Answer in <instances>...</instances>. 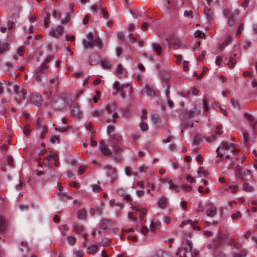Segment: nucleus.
Returning <instances> with one entry per match:
<instances>
[{
  "instance_id": "obj_1",
  "label": "nucleus",
  "mask_w": 257,
  "mask_h": 257,
  "mask_svg": "<svg viewBox=\"0 0 257 257\" xmlns=\"http://www.w3.org/2000/svg\"><path fill=\"white\" fill-rule=\"evenodd\" d=\"M86 36L87 39H84L82 41L83 47L85 49L92 48L93 46H97L99 49L102 47L103 45L101 40L99 38L94 39L93 34L92 32L89 33Z\"/></svg>"
},
{
  "instance_id": "obj_2",
  "label": "nucleus",
  "mask_w": 257,
  "mask_h": 257,
  "mask_svg": "<svg viewBox=\"0 0 257 257\" xmlns=\"http://www.w3.org/2000/svg\"><path fill=\"white\" fill-rule=\"evenodd\" d=\"M228 234L227 231L222 232L220 230H218L217 236L212 240V245L214 249H217L225 244Z\"/></svg>"
},
{
  "instance_id": "obj_3",
  "label": "nucleus",
  "mask_w": 257,
  "mask_h": 257,
  "mask_svg": "<svg viewBox=\"0 0 257 257\" xmlns=\"http://www.w3.org/2000/svg\"><path fill=\"white\" fill-rule=\"evenodd\" d=\"M104 109L108 114H112V119L107 118L106 121L107 123H110L111 121L114 123L116 122V119L118 118L119 116L117 112L115 111L116 106L115 104L113 103H111L105 105Z\"/></svg>"
},
{
  "instance_id": "obj_4",
  "label": "nucleus",
  "mask_w": 257,
  "mask_h": 257,
  "mask_svg": "<svg viewBox=\"0 0 257 257\" xmlns=\"http://www.w3.org/2000/svg\"><path fill=\"white\" fill-rule=\"evenodd\" d=\"M113 88L116 90L115 92H113V95H116L117 93H119L122 98H124L126 95V92L124 89L128 88L130 92L132 91V88L129 84L120 85L118 81H116L113 85Z\"/></svg>"
},
{
  "instance_id": "obj_5",
  "label": "nucleus",
  "mask_w": 257,
  "mask_h": 257,
  "mask_svg": "<svg viewBox=\"0 0 257 257\" xmlns=\"http://www.w3.org/2000/svg\"><path fill=\"white\" fill-rule=\"evenodd\" d=\"M239 11L236 10L233 12L229 9H226L224 11V15L228 19L227 25L229 27H232L235 24V18L238 15Z\"/></svg>"
},
{
  "instance_id": "obj_6",
  "label": "nucleus",
  "mask_w": 257,
  "mask_h": 257,
  "mask_svg": "<svg viewBox=\"0 0 257 257\" xmlns=\"http://www.w3.org/2000/svg\"><path fill=\"white\" fill-rule=\"evenodd\" d=\"M52 59V56H49L48 57H47V58L45 59L44 62L39 67L37 68V69L35 71V72L43 74L46 73L49 68V66L48 65V64Z\"/></svg>"
},
{
  "instance_id": "obj_7",
  "label": "nucleus",
  "mask_w": 257,
  "mask_h": 257,
  "mask_svg": "<svg viewBox=\"0 0 257 257\" xmlns=\"http://www.w3.org/2000/svg\"><path fill=\"white\" fill-rule=\"evenodd\" d=\"M64 27L62 26H57L55 28L52 29L50 32L49 35L52 37L58 38L64 33Z\"/></svg>"
},
{
  "instance_id": "obj_8",
  "label": "nucleus",
  "mask_w": 257,
  "mask_h": 257,
  "mask_svg": "<svg viewBox=\"0 0 257 257\" xmlns=\"http://www.w3.org/2000/svg\"><path fill=\"white\" fill-rule=\"evenodd\" d=\"M244 116L249 121H250V125L251 126L254 133L257 134V119L253 117L252 115L245 113Z\"/></svg>"
},
{
  "instance_id": "obj_9",
  "label": "nucleus",
  "mask_w": 257,
  "mask_h": 257,
  "mask_svg": "<svg viewBox=\"0 0 257 257\" xmlns=\"http://www.w3.org/2000/svg\"><path fill=\"white\" fill-rule=\"evenodd\" d=\"M117 193L121 196H122L123 198V199L125 201H126L127 202L131 204L133 206L132 207V209H136V207L134 206V204H133V201L128 194H126L125 193L124 191L121 189L119 188L117 189L116 190Z\"/></svg>"
},
{
  "instance_id": "obj_10",
  "label": "nucleus",
  "mask_w": 257,
  "mask_h": 257,
  "mask_svg": "<svg viewBox=\"0 0 257 257\" xmlns=\"http://www.w3.org/2000/svg\"><path fill=\"white\" fill-rule=\"evenodd\" d=\"M32 103L38 106H40L43 103L42 97L39 94H33L31 97Z\"/></svg>"
},
{
  "instance_id": "obj_11",
  "label": "nucleus",
  "mask_w": 257,
  "mask_h": 257,
  "mask_svg": "<svg viewBox=\"0 0 257 257\" xmlns=\"http://www.w3.org/2000/svg\"><path fill=\"white\" fill-rule=\"evenodd\" d=\"M71 114L76 118H79L81 115L79 107L76 103H73L71 106Z\"/></svg>"
},
{
  "instance_id": "obj_12",
  "label": "nucleus",
  "mask_w": 257,
  "mask_h": 257,
  "mask_svg": "<svg viewBox=\"0 0 257 257\" xmlns=\"http://www.w3.org/2000/svg\"><path fill=\"white\" fill-rule=\"evenodd\" d=\"M34 126L36 130L40 132L43 130L44 132H48L47 127L42 123V120L39 118L34 122Z\"/></svg>"
},
{
  "instance_id": "obj_13",
  "label": "nucleus",
  "mask_w": 257,
  "mask_h": 257,
  "mask_svg": "<svg viewBox=\"0 0 257 257\" xmlns=\"http://www.w3.org/2000/svg\"><path fill=\"white\" fill-rule=\"evenodd\" d=\"M8 227V220L0 215V234L4 233Z\"/></svg>"
},
{
  "instance_id": "obj_14",
  "label": "nucleus",
  "mask_w": 257,
  "mask_h": 257,
  "mask_svg": "<svg viewBox=\"0 0 257 257\" xmlns=\"http://www.w3.org/2000/svg\"><path fill=\"white\" fill-rule=\"evenodd\" d=\"M237 53L233 52L230 54L229 57V62L227 64L229 67L232 68L234 67L236 63V59L238 58H237Z\"/></svg>"
},
{
  "instance_id": "obj_15",
  "label": "nucleus",
  "mask_w": 257,
  "mask_h": 257,
  "mask_svg": "<svg viewBox=\"0 0 257 257\" xmlns=\"http://www.w3.org/2000/svg\"><path fill=\"white\" fill-rule=\"evenodd\" d=\"M51 159H53L55 160V161H58L59 157L58 156L54 153H51L48 155H47L46 157H45L43 161L44 162V163L45 165L47 166H49L50 163L49 161Z\"/></svg>"
},
{
  "instance_id": "obj_16",
  "label": "nucleus",
  "mask_w": 257,
  "mask_h": 257,
  "mask_svg": "<svg viewBox=\"0 0 257 257\" xmlns=\"http://www.w3.org/2000/svg\"><path fill=\"white\" fill-rule=\"evenodd\" d=\"M142 92L147 94L150 96H154L156 94V91L154 88L147 84L145 86V88L142 90Z\"/></svg>"
},
{
  "instance_id": "obj_17",
  "label": "nucleus",
  "mask_w": 257,
  "mask_h": 257,
  "mask_svg": "<svg viewBox=\"0 0 257 257\" xmlns=\"http://www.w3.org/2000/svg\"><path fill=\"white\" fill-rule=\"evenodd\" d=\"M111 226V222L105 219H102L99 225V228L103 229H107Z\"/></svg>"
},
{
  "instance_id": "obj_18",
  "label": "nucleus",
  "mask_w": 257,
  "mask_h": 257,
  "mask_svg": "<svg viewBox=\"0 0 257 257\" xmlns=\"http://www.w3.org/2000/svg\"><path fill=\"white\" fill-rule=\"evenodd\" d=\"M110 138L112 142L121 143L122 142V136L118 134L110 135Z\"/></svg>"
},
{
  "instance_id": "obj_19",
  "label": "nucleus",
  "mask_w": 257,
  "mask_h": 257,
  "mask_svg": "<svg viewBox=\"0 0 257 257\" xmlns=\"http://www.w3.org/2000/svg\"><path fill=\"white\" fill-rule=\"evenodd\" d=\"M152 47L153 51L156 52L158 55L160 56L161 54L162 48L159 43H153Z\"/></svg>"
},
{
  "instance_id": "obj_20",
  "label": "nucleus",
  "mask_w": 257,
  "mask_h": 257,
  "mask_svg": "<svg viewBox=\"0 0 257 257\" xmlns=\"http://www.w3.org/2000/svg\"><path fill=\"white\" fill-rule=\"evenodd\" d=\"M242 190L244 191L247 192H251L254 190V187L249 184L248 183L244 182L242 184Z\"/></svg>"
},
{
  "instance_id": "obj_21",
  "label": "nucleus",
  "mask_w": 257,
  "mask_h": 257,
  "mask_svg": "<svg viewBox=\"0 0 257 257\" xmlns=\"http://www.w3.org/2000/svg\"><path fill=\"white\" fill-rule=\"evenodd\" d=\"M204 14L206 16L208 21H211L213 20V16L211 13V11L209 8L205 7L204 10Z\"/></svg>"
},
{
  "instance_id": "obj_22",
  "label": "nucleus",
  "mask_w": 257,
  "mask_h": 257,
  "mask_svg": "<svg viewBox=\"0 0 257 257\" xmlns=\"http://www.w3.org/2000/svg\"><path fill=\"white\" fill-rule=\"evenodd\" d=\"M98 61V57L96 55L92 54L89 59V64L91 65H95L97 64Z\"/></svg>"
},
{
  "instance_id": "obj_23",
  "label": "nucleus",
  "mask_w": 257,
  "mask_h": 257,
  "mask_svg": "<svg viewBox=\"0 0 257 257\" xmlns=\"http://www.w3.org/2000/svg\"><path fill=\"white\" fill-rule=\"evenodd\" d=\"M248 253V250L246 248L242 249L239 252L233 253V257H245Z\"/></svg>"
},
{
  "instance_id": "obj_24",
  "label": "nucleus",
  "mask_w": 257,
  "mask_h": 257,
  "mask_svg": "<svg viewBox=\"0 0 257 257\" xmlns=\"http://www.w3.org/2000/svg\"><path fill=\"white\" fill-rule=\"evenodd\" d=\"M100 150L102 154L105 156H109L111 154L110 150L105 146L101 147Z\"/></svg>"
},
{
  "instance_id": "obj_25",
  "label": "nucleus",
  "mask_w": 257,
  "mask_h": 257,
  "mask_svg": "<svg viewBox=\"0 0 257 257\" xmlns=\"http://www.w3.org/2000/svg\"><path fill=\"white\" fill-rule=\"evenodd\" d=\"M171 44L174 45V49H177L181 46L180 41L178 39H173L171 40Z\"/></svg>"
},
{
  "instance_id": "obj_26",
  "label": "nucleus",
  "mask_w": 257,
  "mask_h": 257,
  "mask_svg": "<svg viewBox=\"0 0 257 257\" xmlns=\"http://www.w3.org/2000/svg\"><path fill=\"white\" fill-rule=\"evenodd\" d=\"M168 183L169 184V188L170 189H174V190L177 192H180V190L182 189L181 186H178L174 185L172 183V180H170L169 181H168Z\"/></svg>"
},
{
  "instance_id": "obj_27",
  "label": "nucleus",
  "mask_w": 257,
  "mask_h": 257,
  "mask_svg": "<svg viewBox=\"0 0 257 257\" xmlns=\"http://www.w3.org/2000/svg\"><path fill=\"white\" fill-rule=\"evenodd\" d=\"M50 14L49 13H46V16L44 18V27L45 28H47L50 26Z\"/></svg>"
},
{
  "instance_id": "obj_28",
  "label": "nucleus",
  "mask_w": 257,
  "mask_h": 257,
  "mask_svg": "<svg viewBox=\"0 0 257 257\" xmlns=\"http://www.w3.org/2000/svg\"><path fill=\"white\" fill-rule=\"evenodd\" d=\"M77 214L78 218L80 219H85L87 215L85 210H79Z\"/></svg>"
},
{
  "instance_id": "obj_29",
  "label": "nucleus",
  "mask_w": 257,
  "mask_h": 257,
  "mask_svg": "<svg viewBox=\"0 0 257 257\" xmlns=\"http://www.w3.org/2000/svg\"><path fill=\"white\" fill-rule=\"evenodd\" d=\"M98 250V246L96 245H92L89 246L87 250L88 253L94 254Z\"/></svg>"
},
{
  "instance_id": "obj_30",
  "label": "nucleus",
  "mask_w": 257,
  "mask_h": 257,
  "mask_svg": "<svg viewBox=\"0 0 257 257\" xmlns=\"http://www.w3.org/2000/svg\"><path fill=\"white\" fill-rule=\"evenodd\" d=\"M139 213V217L141 220H144V216L147 214V210H136V215H138Z\"/></svg>"
},
{
  "instance_id": "obj_31",
  "label": "nucleus",
  "mask_w": 257,
  "mask_h": 257,
  "mask_svg": "<svg viewBox=\"0 0 257 257\" xmlns=\"http://www.w3.org/2000/svg\"><path fill=\"white\" fill-rule=\"evenodd\" d=\"M167 204V199L165 197H162L158 201V205L159 207L164 208L166 207Z\"/></svg>"
},
{
  "instance_id": "obj_32",
  "label": "nucleus",
  "mask_w": 257,
  "mask_h": 257,
  "mask_svg": "<svg viewBox=\"0 0 257 257\" xmlns=\"http://www.w3.org/2000/svg\"><path fill=\"white\" fill-rule=\"evenodd\" d=\"M113 152L115 154H118L122 151V148L117 145H114L112 146Z\"/></svg>"
},
{
  "instance_id": "obj_33",
  "label": "nucleus",
  "mask_w": 257,
  "mask_h": 257,
  "mask_svg": "<svg viewBox=\"0 0 257 257\" xmlns=\"http://www.w3.org/2000/svg\"><path fill=\"white\" fill-rule=\"evenodd\" d=\"M9 49V44L7 43H0V53H3L8 50Z\"/></svg>"
},
{
  "instance_id": "obj_34",
  "label": "nucleus",
  "mask_w": 257,
  "mask_h": 257,
  "mask_svg": "<svg viewBox=\"0 0 257 257\" xmlns=\"http://www.w3.org/2000/svg\"><path fill=\"white\" fill-rule=\"evenodd\" d=\"M152 120L155 125H160V118L159 115L158 114H153L152 115Z\"/></svg>"
},
{
  "instance_id": "obj_35",
  "label": "nucleus",
  "mask_w": 257,
  "mask_h": 257,
  "mask_svg": "<svg viewBox=\"0 0 257 257\" xmlns=\"http://www.w3.org/2000/svg\"><path fill=\"white\" fill-rule=\"evenodd\" d=\"M102 112L101 110H96L93 111L91 114L94 117H99L102 115Z\"/></svg>"
},
{
  "instance_id": "obj_36",
  "label": "nucleus",
  "mask_w": 257,
  "mask_h": 257,
  "mask_svg": "<svg viewBox=\"0 0 257 257\" xmlns=\"http://www.w3.org/2000/svg\"><path fill=\"white\" fill-rule=\"evenodd\" d=\"M225 150L221 147H218L216 150L217 156L219 157H222L225 153Z\"/></svg>"
},
{
  "instance_id": "obj_37",
  "label": "nucleus",
  "mask_w": 257,
  "mask_h": 257,
  "mask_svg": "<svg viewBox=\"0 0 257 257\" xmlns=\"http://www.w3.org/2000/svg\"><path fill=\"white\" fill-rule=\"evenodd\" d=\"M239 188V186L238 185H230L228 189H226L225 190L226 191H228L229 189H231V192L232 193H235L236 192H237Z\"/></svg>"
},
{
  "instance_id": "obj_38",
  "label": "nucleus",
  "mask_w": 257,
  "mask_h": 257,
  "mask_svg": "<svg viewBox=\"0 0 257 257\" xmlns=\"http://www.w3.org/2000/svg\"><path fill=\"white\" fill-rule=\"evenodd\" d=\"M67 241L71 245H74L76 242V238L72 235H70L67 237Z\"/></svg>"
},
{
  "instance_id": "obj_39",
  "label": "nucleus",
  "mask_w": 257,
  "mask_h": 257,
  "mask_svg": "<svg viewBox=\"0 0 257 257\" xmlns=\"http://www.w3.org/2000/svg\"><path fill=\"white\" fill-rule=\"evenodd\" d=\"M125 70L121 65L119 64L116 67V72L119 75H123Z\"/></svg>"
},
{
  "instance_id": "obj_40",
  "label": "nucleus",
  "mask_w": 257,
  "mask_h": 257,
  "mask_svg": "<svg viewBox=\"0 0 257 257\" xmlns=\"http://www.w3.org/2000/svg\"><path fill=\"white\" fill-rule=\"evenodd\" d=\"M184 16L185 17L190 18L193 19L194 15L193 13L191 10L185 11L184 13Z\"/></svg>"
},
{
  "instance_id": "obj_41",
  "label": "nucleus",
  "mask_w": 257,
  "mask_h": 257,
  "mask_svg": "<svg viewBox=\"0 0 257 257\" xmlns=\"http://www.w3.org/2000/svg\"><path fill=\"white\" fill-rule=\"evenodd\" d=\"M75 231L77 233H81L84 230V227L82 225H75L74 226Z\"/></svg>"
},
{
  "instance_id": "obj_42",
  "label": "nucleus",
  "mask_w": 257,
  "mask_h": 257,
  "mask_svg": "<svg viewBox=\"0 0 257 257\" xmlns=\"http://www.w3.org/2000/svg\"><path fill=\"white\" fill-rule=\"evenodd\" d=\"M70 16L68 14H67L65 18L61 20V24L63 25H66L68 24L70 22Z\"/></svg>"
},
{
  "instance_id": "obj_43",
  "label": "nucleus",
  "mask_w": 257,
  "mask_h": 257,
  "mask_svg": "<svg viewBox=\"0 0 257 257\" xmlns=\"http://www.w3.org/2000/svg\"><path fill=\"white\" fill-rule=\"evenodd\" d=\"M186 244L187 246L185 247H184L183 249L185 250L186 252H189L191 250V244L189 240H186Z\"/></svg>"
},
{
  "instance_id": "obj_44",
  "label": "nucleus",
  "mask_w": 257,
  "mask_h": 257,
  "mask_svg": "<svg viewBox=\"0 0 257 257\" xmlns=\"http://www.w3.org/2000/svg\"><path fill=\"white\" fill-rule=\"evenodd\" d=\"M232 41V38L230 36H227V37L225 39V41L224 42V46H223L222 47H221V49H223V48L227 46L231 41Z\"/></svg>"
},
{
  "instance_id": "obj_45",
  "label": "nucleus",
  "mask_w": 257,
  "mask_h": 257,
  "mask_svg": "<svg viewBox=\"0 0 257 257\" xmlns=\"http://www.w3.org/2000/svg\"><path fill=\"white\" fill-rule=\"evenodd\" d=\"M23 133L26 135H29L31 130L29 126L25 125L23 129Z\"/></svg>"
},
{
  "instance_id": "obj_46",
  "label": "nucleus",
  "mask_w": 257,
  "mask_h": 257,
  "mask_svg": "<svg viewBox=\"0 0 257 257\" xmlns=\"http://www.w3.org/2000/svg\"><path fill=\"white\" fill-rule=\"evenodd\" d=\"M195 114L196 112L195 111L189 110L185 113V115L188 118H190L192 116H195Z\"/></svg>"
},
{
  "instance_id": "obj_47",
  "label": "nucleus",
  "mask_w": 257,
  "mask_h": 257,
  "mask_svg": "<svg viewBox=\"0 0 257 257\" xmlns=\"http://www.w3.org/2000/svg\"><path fill=\"white\" fill-rule=\"evenodd\" d=\"M140 126L141 129L143 131H147L148 130V124L147 123L145 122H142L140 123Z\"/></svg>"
},
{
  "instance_id": "obj_48",
  "label": "nucleus",
  "mask_w": 257,
  "mask_h": 257,
  "mask_svg": "<svg viewBox=\"0 0 257 257\" xmlns=\"http://www.w3.org/2000/svg\"><path fill=\"white\" fill-rule=\"evenodd\" d=\"M50 83L52 84H55V87L56 88H57L58 87L59 82H58L57 79L55 77L51 78L50 80Z\"/></svg>"
},
{
  "instance_id": "obj_49",
  "label": "nucleus",
  "mask_w": 257,
  "mask_h": 257,
  "mask_svg": "<svg viewBox=\"0 0 257 257\" xmlns=\"http://www.w3.org/2000/svg\"><path fill=\"white\" fill-rule=\"evenodd\" d=\"M19 12V8L18 7L16 8V12L12 14V20L17 19V18L18 17Z\"/></svg>"
},
{
  "instance_id": "obj_50",
  "label": "nucleus",
  "mask_w": 257,
  "mask_h": 257,
  "mask_svg": "<svg viewBox=\"0 0 257 257\" xmlns=\"http://www.w3.org/2000/svg\"><path fill=\"white\" fill-rule=\"evenodd\" d=\"M198 174H202L204 175V176H205V177L207 176L208 174V173L204 170V168L203 167H200L199 168L198 171Z\"/></svg>"
},
{
  "instance_id": "obj_51",
  "label": "nucleus",
  "mask_w": 257,
  "mask_h": 257,
  "mask_svg": "<svg viewBox=\"0 0 257 257\" xmlns=\"http://www.w3.org/2000/svg\"><path fill=\"white\" fill-rule=\"evenodd\" d=\"M149 168L148 166H146L144 165H141L139 167V171L141 173L142 172H147L149 170Z\"/></svg>"
},
{
  "instance_id": "obj_52",
  "label": "nucleus",
  "mask_w": 257,
  "mask_h": 257,
  "mask_svg": "<svg viewBox=\"0 0 257 257\" xmlns=\"http://www.w3.org/2000/svg\"><path fill=\"white\" fill-rule=\"evenodd\" d=\"M216 213V210H207L206 214L210 217H213Z\"/></svg>"
},
{
  "instance_id": "obj_53",
  "label": "nucleus",
  "mask_w": 257,
  "mask_h": 257,
  "mask_svg": "<svg viewBox=\"0 0 257 257\" xmlns=\"http://www.w3.org/2000/svg\"><path fill=\"white\" fill-rule=\"evenodd\" d=\"M181 188L182 190L186 192H190L192 189V187L188 185L181 186Z\"/></svg>"
},
{
  "instance_id": "obj_54",
  "label": "nucleus",
  "mask_w": 257,
  "mask_h": 257,
  "mask_svg": "<svg viewBox=\"0 0 257 257\" xmlns=\"http://www.w3.org/2000/svg\"><path fill=\"white\" fill-rule=\"evenodd\" d=\"M114 130V126L112 125H109L107 127V134L109 136L111 135L110 134L112 133Z\"/></svg>"
},
{
  "instance_id": "obj_55",
  "label": "nucleus",
  "mask_w": 257,
  "mask_h": 257,
  "mask_svg": "<svg viewBox=\"0 0 257 257\" xmlns=\"http://www.w3.org/2000/svg\"><path fill=\"white\" fill-rule=\"evenodd\" d=\"M236 175L237 177H238L239 179H240L242 181H246L245 179L243 177V174L242 173V171H239V172H236Z\"/></svg>"
},
{
  "instance_id": "obj_56",
  "label": "nucleus",
  "mask_w": 257,
  "mask_h": 257,
  "mask_svg": "<svg viewBox=\"0 0 257 257\" xmlns=\"http://www.w3.org/2000/svg\"><path fill=\"white\" fill-rule=\"evenodd\" d=\"M101 66L103 68L107 69L110 67L111 64L109 62L105 61L101 62Z\"/></svg>"
},
{
  "instance_id": "obj_57",
  "label": "nucleus",
  "mask_w": 257,
  "mask_h": 257,
  "mask_svg": "<svg viewBox=\"0 0 257 257\" xmlns=\"http://www.w3.org/2000/svg\"><path fill=\"white\" fill-rule=\"evenodd\" d=\"M200 136L199 135H196L194 138L193 144L198 145L200 143Z\"/></svg>"
},
{
  "instance_id": "obj_58",
  "label": "nucleus",
  "mask_w": 257,
  "mask_h": 257,
  "mask_svg": "<svg viewBox=\"0 0 257 257\" xmlns=\"http://www.w3.org/2000/svg\"><path fill=\"white\" fill-rule=\"evenodd\" d=\"M92 190L93 191L99 192L101 190V188L99 184H94L92 185Z\"/></svg>"
},
{
  "instance_id": "obj_59",
  "label": "nucleus",
  "mask_w": 257,
  "mask_h": 257,
  "mask_svg": "<svg viewBox=\"0 0 257 257\" xmlns=\"http://www.w3.org/2000/svg\"><path fill=\"white\" fill-rule=\"evenodd\" d=\"M243 24H240L237 30H236V35H239L241 34V33L242 32V31H243Z\"/></svg>"
},
{
  "instance_id": "obj_60",
  "label": "nucleus",
  "mask_w": 257,
  "mask_h": 257,
  "mask_svg": "<svg viewBox=\"0 0 257 257\" xmlns=\"http://www.w3.org/2000/svg\"><path fill=\"white\" fill-rule=\"evenodd\" d=\"M241 217V214L239 211H237L235 213L231 215V218L233 219H236L237 218H240Z\"/></svg>"
},
{
  "instance_id": "obj_61",
  "label": "nucleus",
  "mask_w": 257,
  "mask_h": 257,
  "mask_svg": "<svg viewBox=\"0 0 257 257\" xmlns=\"http://www.w3.org/2000/svg\"><path fill=\"white\" fill-rule=\"evenodd\" d=\"M195 35L196 37H199L201 38L205 37V34L200 31H197L195 33Z\"/></svg>"
},
{
  "instance_id": "obj_62",
  "label": "nucleus",
  "mask_w": 257,
  "mask_h": 257,
  "mask_svg": "<svg viewBox=\"0 0 257 257\" xmlns=\"http://www.w3.org/2000/svg\"><path fill=\"white\" fill-rule=\"evenodd\" d=\"M14 160H13V158L12 156H8V164L12 167H14V162H13Z\"/></svg>"
},
{
  "instance_id": "obj_63",
  "label": "nucleus",
  "mask_w": 257,
  "mask_h": 257,
  "mask_svg": "<svg viewBox=\"0 0 257 257\" xmlns=\"http://www.w3.org/2000/svg\"><path fill=\"white\" fill-rule=\"evenodd\" d=\"M58 195L60 198L62 200H65L66 199V196H67V194L63 192H58Z\"/></svg>"
},
{
  "instance_id": "obj_64",
  "label": "nucleus",
  "mask_w": 257,
  "mask_h": 257,
  "mask_svg": "<svg viewBox=\"0 0 257 257\" xmlns=\"http://www.w3.org/2000/svg\"><path fill=\"white\" fill-rule=\"evenodd\" d=\"M117 36L119 40L123 41L124 38V35L122 32L117 33Z\"/></svg>"
}]
</instances>
